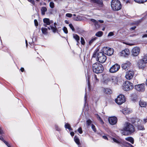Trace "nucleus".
I'll list each match as a JSON object with an SVG mask.
<instances>
[{
  "mask_svg": "<svg viewBox=\"0 0 147 147\" xmlns=\"http://www.w3.org/2000/svg\"><path fill=\"white\" fill-rule=\"evenodd\" d=\"M112 142L117 144L119 147H134L130 143L126 142L123 141L118 136H109Z\"/></svg>",
  "mask_w": 147,
  "mask_h": 147,
  "instance_id": "1",
  "label": "nucleus"
},
{
  "mask_svg": "<svg viewBox=\"0 0 147 147\" xmlns=\"http://www.w3.org/2000/svg\"><path fill=\"white\" fill-rule=\"evenodd\" d=\"M98 52V50L95 51L93 53L92 57H96V60L100 63H103L106 61L107 57L104 53Z\"/></svg>",
  "mask_w": 147,
  "mask_h": 147,
  "instance_id": "2",
  "label": "nucleus"
},
{
  "mask_svg": "<svg viewBox=\"0 0 147 147\" xmlns=\"http://www.w3.org/2000/svg\"><path fill=\"white\" fill-rule=\"evenodd\" d=\"M123 130L127 133L131 134L135 131V128L132 124L128 122H126L124 124L123 130H121V133L123 135H125L124 133L122 132Z\"/></svg>",
  "mask_w": 147,
  "mask_h": 147,
  "instance_id": "3",
  "label": "nucleus"
},
{
  "mask_svg": "<svg viewBox=\"0 0 147 147\" xmlns=\"http://www.w3.org/2000/svg\"><path fill=\"white\" fill-rule=\"evenodd\" d=\"M111 7L113 10L117 11L121 9L122 6L119 0H112L111 2Z\"/></svg>",
  "mask_w": 147,
  "mask_h": 147,
  "instance_id": "4",
  "label": "nucleus"
},
{
  "mask_svg": "<svg viewBox=\"0 0 147 147\" xmlns=\"http://www.w3.org/2000/svg\"><path fill=\"white\" fill-rule=\"evenodd\" d=\"M92 70L96 74L102 73L104 70L102 65L98 63H96L92 65Z\"/></svg>",
  "mask_w": 147,
  "mask_h": 147,
  "instance_id": "5",
  "label": "nucleus"
},
{
  "mask_svg": "<svg viewBox=\"0 0 147 147\" xmlns=\"http://www.w3.org/2000/svg\"><path fill=\"white\" fill-rule=\"evenodd\" d=\"M90 2L94 7L96 8V9H100L103 5L102 0H90Z\"/></svg>",
  "mask_w": 147,
  "mask_h": 147,
  "instance_id": "6",
  "label": "nucleus"
},
{
  "mask_svg": "<svg viewBox=\"0 0 147 147\" xmlns=\"http://www.w3.org/2000/svg\"><path fill=\"white\" fill-rule=\"evenodd\" d=\"M123 88L124 90L127 91L133 89L134 85L130 82L127 81L123 84Z\"/></svg>",
  "mask_w": 147,
  "mask_h": 147,
  "instance_id": "7",
  "label": "nucleus"
},
{
  "mask_svg": "<svg viewBox=\"0 0 147 147\" xmlns=\"http://www.w3.org/2000/svg\"><path fill=\"white\" fill-rule=\"evenodd\" d=\"M131 121L135 125L137 126L138 129L142 130H144V128L143 125H138L141 123L139 119L137 118L135 119L134 118L132 119Z\"/></svg>",
  "mask_w": 147,
  "mask_h": 147,
  "instance_id": "8",
  "label": "nucleus"
},
{
  "mask_svg": "<svg viewBox=\"0 0 147 147\" xmlns=\"http://www.w3.org/2000/svg\"><path fill=\"white\" fill-rule=\"evenodd\" d=\"M102 51L105 54L109 56L112 55L114 53V50L113 49L107 47H103Z\"/></svg>",
  "mask_w": 147,
  "mask_h": 147,
  "instance_id": "9",
  "label": "nucleus"
},
{
  "mask_svg": "<svg viewBox=\"0 0 147 147\" xmlns=\"http://www.w3.org/2000/svg\"><path fill=\"white\" fill-rule=\"evenodd\" d=\"M125 97L124 95L122 94L119 95L115 100L116 103L119 105H121L125 101Z\"/></svg>",
  "mask_w": 147,
  "mask_h": 147,
  "instance_id": "10",
  "label": "nucleus"
},
{
  "mask_svg": "<svg viewBox=\"0 0 147 147\" xmlns=\"http://www.w3.org/2000/svg\"><path fill=\"white\" fill-rule=\"evenodd\" d=\"M145 85L144 84H139L135 86V88L138 91L140 92H143L145 90Z\"/></svg>",
  "mask_w": 147,
  "mask_h": 147,
  "instance_id": "11",
  "label": "nucleus"
},
{
  "mask_svg": "<svg viewBox=\"0 0 147 147\" xmlns=\"http://www.w3.org/2000/svg\"><path fill=\"white\" fill-rule=\"evenodd\" d=\"M120 68V66L117 64H115L111 67L109 69L110 72L114 73L117 71Z\"/></svg>",
  "mask_w": 147,
  "mask_h": 147,
  "instance_id": "12",
  "label": "nucleus"
},
{
  "mask_svg": "<svg viewBox=\"0 0 147 147\" xmlns=\"http://www.w3.org/2000/svg\"><path fill=\"white\" fill-rule=\"evenodd\" d=\"M129 54V50L128 49H125L120 52L119 53L120 56L124 57H127Z\"/></svg>",
  "mask_w": 147,
  "mask_h": 147,
  "instance_id": "13",
  "label": "nucleus"
},
{
  "mask_svg": "<svg viewBox=\"0 0 147 147\" xmlns=\"http://www.w3.org/2000/svg\"><path fill=\"white\" fill-rule=\"evenodd\" d=\"M140 49L139 47H134L131 50L132 55L134 56H137L139 54Z\"/></svg>",
  "mask_w": 147,
  "mask_h": 147,
  "instance_id": "14",
  "label": "nucleus"
},
{
  "mask_svg": "<svg viewBox=\"0 0 147 147\" xmlns=\"http://www.w3.org/2000/svg\"><path fill=\"white\" fill-rule=\"evenodd\" d=\"M108 121L110 124L113 125L117 123V119L115 117H109L108 118Z\"/></svg>",
  "mask_w": 147,
  "mask_h": 147,
  "instance_id": "15",
  "label": "nucleus"
},
{
  "mask_svg": "<svg viewBox=\"0 0 147 147\" xmlns=\"http://www.w3.org/2000/svg\"><path fill=\"white\" fill-rule=\"evenodd\" d=\"M134 74V72L133 71H129L126 73L125 78L128 80H130L131 79Z\"/></svg>",
  "mask_w": 147,
  "mask_h": 147,
  "instance_id": "16",
  "label": "nucleus"
},
{
  "mask_svg": "<svg viewBox=\"0 0 147 147\" xmlns=\"http://www.w3.org/2000/svg\"><path fill=\"white\" fill-rule=\"evenodd\" d=\"M130 64V63L129 61H127L121 65V67L123 69L127 70L129 67Z\"/></svg>",
  "mask_w": 147,
  "mask_h": 147,
  "instance_id": "17",
  "label": "nucleus"
},
{
  "mask_svg": "<svg viewBox=\"0 0 147 147\" xmlns=\"http://www.w3.org/2000/svg\"><path fill=\"white\" fill-rule=\"evenodd\" d=\"M145 64L144 61L141 60H140L138 62V66L139 68L142 69L145 66Z\"/></svg>",
  "mask_w": 147,
  "mask_h": 147,
  "instance_id": "18",
  "label": "nucleus"
},
{
  "mask_svg": "<svg viewBox=\"0 0 147 147\" xmlns=\"http://www.w3.org/2000/svg\"><path fill=\"white\" fill-rule=\"evenodd\" d=\"M101 91L106 94H110L112 93L111 90L109 88H101Z\"/></svg>",
  "mask_w": 147,
  "mask_h": 147,
  "instance_id": "19",
  "label": "nucleus"
},
{
  "mask_svg": "<svg viewBox=\"0 0 147 147\" xmlns=\"http://www.w3.org/2000/svg\"><path fill=\"white\" fill-rule=\"evenodd\" d=\"M110 80L111 82L113 83L114 84H117V79L116 76H112L110 78Z\"/></svg>",
  "mask_w": 147,
  "mask_h": 147,
  "instance_id": "20",
  "label": "nucleus"
},
{
  "mask_svg": "<svg viewBox=\"0 0 147 147\" xmlns=\"http://www.w3.org/2000/svg\"><path fill=\"white\" fill-rule=\"evenodd\" d=\"M57 23L55 22L54 23V25L53 26H51L50 27L51 29L53 32L55 33L57 31V29L56 28V25Z\"/></svg>",
  "mask_w": 147,
  "mask_h": 147,
  "instance_id": "21",
  "label": "nucleus"
},
{
  "mask_svg": "<svg viewBox=\"0 0 147 147\" xmlns=\"http://www.w3.org/2000/svg\"><path fill=\"white\" fill-rule=\"evenodd\" d=\"M43 22L46 25H49L51 23H53V22L52 21H50L49 19L47 18H45L43 19Z\"/></svg>",
  "mask_w": 147,
  "mask_h": 147,
  "instance_id": "22",
  "label": "nucleus"
},
{
  "mask_svg": "<svg viewBox=\"0 0 147 147\" xmlns=\"http://www.w3.org/2000/svg\"><path fill=\"white\" fill-rule=\"evenodd\" d=\"M122 112L124 114L126 115L130 113L131 112V111L129 109L126 108L123 109Z\"/></svg>",
  "mask_w": 147,
  "mask_h": 147,
  "instance_id": "23",
  "label": "nucleus"
},
{
  "mask_svg": "<svg viewBox=\"0 0 147 147\" xmlns=\"http://www.w3.org/2000/svg\"><path fill=\"white\" fill-rule=\"evenodd\" d=\"M125 140L128 142H130L131 144L134 143V139L133 138L131 137H128L125 138Z\"/></svg>",
  "mask_w": 147,
  "mask_h": 147,
  "instance_id": "24",
  "label": "nucleus"
},
{
  "mask_svg": "<svg viewBox=\"0 0 147 147\" xmlns=\"http://www.w3.org/2000/svg\"><path fill=\"white\" fill-rule=\"evenodd\" d=\"M139 105L141 107H145L146 105V102L142 100H140L139 102Z\"/></svg>",
  "mask_w": 147,
  "mask_h": 147,
  "instance_id": "25",
  "label": "nucleus"
},
{
  "mask_svg": "<svg viewBox=\"0 0 147 147\" xmlns=\"http://www.w3.org/2000/svg\"><path fill=\"white\" fill-rule=\"evenodd\" d=\"M73 38L75 39L77 42V45H78V43H79V41L80 39L79 36L76 34H73Z\"/></svg>",
  "mask_w": 147,
  "mask_h": 147,
  "instance_id": "26",
  "label": "nucleus"
},
{
  "mask_svg": "<svg viewBox=\"0 0 147 147\" xmlns=\"http://www.w3.org/2000/svg\"><path fill=\"white\" fill-rule=\"evenodd\" d=\"M74 140L76 144L78 145V146L80 147V143L79 139L77 136H75L74 138Z\"/></svg>",
  "mask_w": 147,
  "mask_h": 147,
  "instance_id": "27",
  "label": "nucleus"
},
{
  "mask_svg": "<svg viewBox=\"0 0 147 147\" xmlns=\"http://www.w3.org/2000/svg\"><path fill=\"white\" fill-rule=\"evenodd\" d=\"M47 11V9L46 7H42L41 9V13L42 15H44L45 14V12Z\"/></svg>",
  "mask_w": 147,
  "mask_h": 147,
  "instance_id": "28",
  "label": "nucleus"
},
{
  "mask_svg": "<svg viewBox=\"0 0 147 147\" xmlns=\"http://www.w3.org/2000/svg\"><path fill=\"white\" fill-rule=\"evenodd\" d=\"M111 82V80L110 78H108L105 79L103 82V84L104 85H107Z\"/></svg>",
  "mask_w": 147,
  "mask_h": 147,
  "instance_id": "29",
  "label": "nucleus"
},
{
  "mask_svg": "<svg viewBox=\"0 0 147 147\" xmlns=\"http://www.w3.org/2000/svg\"><path fill=\"white\" fill-rule=\"evenodd\" d=\"M103 34V32L101 31H98L96 32L95 34V35L98 37H100Z\"/></svg>",
  "mask_w": 147,
  "mask_h": 147,
  "instance_id": "30",
  "label": "nucleus"
},
{
  "mask_svg": "<svg viewBox=\"0 0 147 147\" xmlns=\"http://www.w3.org/2000/svg\"><path fill=\"white\" fill-rule=\"evenodd\" d=\"M65 127L66 129H68L69 130H72V129L70 125L67 123H65Z\"/></svg>",
  "mask_w": 147,
  "mask_h": 147,
  "instance_id": "31",
  "label": "nucleus"
},
{
  "mask_svg": "<svg viewBox=\"0 0 147 147\" xmlns=\"http://www.w3.org/2000/svg\"><path fill=\"white\" fill-rule=\"evenodd\" d=\"M134 1L138 3H143L146 2L147 0H134Z\"/></svg>",
  "mask_w": 147,
  "mask_h": 147,
  "instance_id": "32",
  "label": "nucleus"
},
{
  "mask_svg": "<svg viewBox=\"0 0 147 147\" xmlns=\"http://www.w3.org/2000/svg\"><path fill=\"white\" fill-rule=\"evenodd\" d=\"M42 33L44 34H47V29L45 28H42L41 29Z\"/></svg>",
  "mask_w": 147,
  "mask_h": 147,
  "instance_id": "33",
  "label": "nucleus"
},
{
  "mask_svg": "<svg viewBox=\"0 0 147 147\" xmlns=\"http://www.w3.org/2000/svg\"><path fill=\"white\" fill-rule=\"evenodd\" d=\"M142 60L145 63H147V54L144 55L143 59Z\"/></svg>",
  "mask_w": 147,
  "mask_h": 147,
  "instance_id": "34",
  "label": "nucleus"
},
{
  "mask_svg": "<svg viewBox=\"0 0 147 147\" xmlns=\"http://www.w3.org/2000/svg\"><path fill=\"white\" fill-rule=\"evenodd\" d=\"M93 80L94 81L95 83L98 82L99 81V79L97 78L96 75H94L93 77Z\"/></svg>",
  "mask_w": 147,
  "mask_h": 147,
  "instance_id": "35",
  "label": "nucleus"
},
{
  "mask_svg": "<svg viewBox=\"0 0 147 147\" xmlns=\"http://www.w3.org/2000/svg\"><path fill=\"white\" fill-rule=\"evenodd\" d=\"M92 123V121L90 119H88L86 121V124L88 126H90Z\"/></svg>",
  "mask_w": 147,
  "mask_h": 147,
  "instance_id": "36",
  "label": "nucleus"
},
{
  "mask_svg": "<svg viewBox=\"0 0 147 147\" xmlns=\"http://www.w3.org/2000/svg\"><path fill=\"white\" fill-rule=\"evenodd\" d=\"M90 21L94 23L95 26H96V25L98 23V21L93 19H90Z\"/></svg>",
  "mask_w": 147,
  "mask_h": 147,
  "instance_id": "37",
  "label": "nucleus"
},
{
  "mask_svg": "<svg viewBox=\"0 0 147 147\" xmlns=\"http://www.w3.org/2000/svg\"><path fill=\"white\" fill-rule=\"evenodd\" d=\"M49 6L51 8H53L55 7V4L53 2H51L50 3Z\"/></svg>",
  "mask_w": 147,
  "mask_h": 147,
  "instance_id": "38",
  "label": "nucleus"
},
{
  "mask_svg": "<svg viewBox=\"0 0 147 147\" xmlns=\"http://www.w3.org/2000/svg\"><path fill=\"white\" fill-rule=\"evenodd\" d=\"M81 44L82 45H84L85 44V41L84 39L82 37L81 38Z\"/></svg>",
  "mask_w": 147,
  "mask_h": 147,
  "instance_id": "39",
  "label": "nucleus"
},
{
  "mask_svg": "<svg viewBox=\"0 0 147 147\" xmlns=\"http://www.w3.org/2000/svg\"><path fill=\"white\" fill-rule=\"evenodd\" d=\"M91 128H92V130H93V131L94 132H95L96 131V128L95 127L93 124H92L91 125Z\"/></svg>",
  "mask_w": 147,
  "mask_h": 147,
  "instance_id": "40",
  "label": "nucleus"
},
{
  "mask_svg": "<svg viewBox=\"0 0 147 147\" xmlns=\"http://www.w3.org/2000/svg\"><path fill=\"white\" fill-rule=\"evenodd\" d=\"M63 30L65 33V34H67L68 33L67 29L65 27H64L63 28Z\"/></svg>",
  "mask_w": 147,
  "mask_h": 147,
  "instance_id": "41",
  "label": "nucleus"
},
{
  "mask_svg": "<svg viewBox=\"0 0 147 147\" xmlns=\"http://www.w3.org/2000/svg\"><path fill=\"white\" fill-rule=\"evenodd\" d=\"M69 26L70 28L72 30V31H75V29L72 24H69Z\"/></svg>",
  "mask_w": 147,
  "mask_h": 147,
  "instance_id": "42",
  "label": "nucleus"
},
{
  "mask_svg": "<svg viewBox=\"0 0 147 147\" xmlns=\"http://www.w3.org/2000/svg\"><path fill=\"white\" fill-rule=\"evenodd\" d=\"M97 39L96 37H94L92 38L91 40L89 41V44H91L95 40Z\"/></svg>",
  "mask_w": 147,
  "mask_h": 147,
  "instance_id": "43",
  "label": "nucleus"
},
{
  "mask_svg": "<svg viewBox=\"0 0 147 147\" xmlns=\"http://www.w3.org/2000/svg\"><path fill=\"white\" fill-rule=\"evenodd\" d=\"M96 117H97V118L100 120L101 122L103 123V121L102 120V119L98 115V114H96Z\"/></svg>",
  "mask_w": 147,
  "mask_h": 147,
  "instance_id": "44",
  "label": "nucleus"
},
{
  "mask_svg": "<svg viewBox=\"0 0 147 147\" xmlns=\"http://www.w3.org/2000/svg\"><path fill=\"white\" fill-rule=\"evenodd\" d=\"M78 132L80 134H82V129L81 127H79L78 129Z\"/></svg>",
  "mask_w": 147,
  "mask_h": 147,
  "instance_id": "45",
  "label": "nucleus"
},
{
  "mask_svg": "<svg viewBox=\"0 0 147 147\" xmlns=\"http://www.w3.org/2000/svg\"><path fill=\"white\" fill-rule=\"evenodd\" d=\"M4 134L2 128L0 126V135H2Z\"/></svg>",
  "mask_w": 147,
  "mask_h": 147,
  "instance_id": "46",
  "label": "nucleus"
},
{
  "mask_svg": "<svg viewBox=\"0 0 147 147\" xmlns=\"http://www.w3.org/2000/svg\"><path fill=\"white\" fill-rule=\"evenodd\" d=\"M114 35V34L113 32H110L108 34V36H111Z\"/></svg>",
  "mask_w": 147,
  "mask_h": 147,
  "instance_id": "47",
  "label": "nucleus"
},
{
  "mask_svg": "<svg viewBox=\"0 0 147 147\" xmlns=\"http://www.w3.org/2000/svg\"><path fill=\"white\" fill-rule=\"evenodd\" d=\"M55 129L57 131H60V128L57 125H55Z\"/></svg>",
  "mask_w": 147,
  "mask_h": 147,
  "instance_id": "48",
  "label": "nucleus"
},
{
  "mask_svg": "<svg viewBox=\"0 0 147 147\" xmlns=\"http://www.w3.org/2000/svg\"><path fill=\"white\" fill-rule=\"evenodd\" d=\"M28 1L30 2L32 4L34 5L35 3L34 0H27Z\"/></svg>",
  "mask_w": 147,
  "mask_h": 147,
  "instance_id": "49",
  "label": "nucleus"
},
{
  "mask_svg": "<svg viewBox=\"0 0 147 147\" xmlns=\"http://www.w3.org/2000/svg\"><path fill=\"white\" fill-rule=\"evenodd\" d=\"M66 16L68 17H71L72 16V15L71 14L69 13H67L66 14Z\"/></svg>",
  "mask_w": 147,
  "mask_h": 147,
  "instance_id": "50",
  "label": "nucleus"
},
{
  "mask_svg": "<svg viewBox=\"0 0 147 147\" xmlns=\"http://www.w3.org/2000/svg\"><path fill=\"white\" fill-rule=\"evenodd\" d=\"M8 147H11L10 145L8 143L6 142V141H4V142Z\"/></svg>",
  "mask_w": 147,
  "mask_h": 147,
  "instance_id": "51",
  "label": "nucleus"
},
{
  "mask_svg": "<svg viewBox=\"0 0 147 147\" xmlns=\"http://www.w3.org/2000/svg\"><path fill=\"white\" fill-rule=\"evenodd\" d=\"M34 22L35 26H38V24L37 20H34Z\"/></svg>",
  "mask_w": 147,
  "mask_h": 147,
  "instance_id": "52",
  "label": "nucleus"
},
{
  "mask_svg": "<svg viewBox=\"0 0 147 147\" xmlns=\"http://www.w3.org/2000/svg\"><path fill=\"white\" fill-rule=\"evenodd\" d=\"M0 140H1V141H3V142H4V141H5L4 139H3V137L1 136H0Z\"/></svg>",
  "mask_w": 147,
  "mask_h": 147,
  "instance_id": "53",
  "label": "nucleus"
},
{
  "mask_svg": "<svg viewBox=\"0 0 147 147\" xmlns=\"http://www.w3.org/2000/svg\"><path fill=\"white\" fill-rule=\"evenodd\" d=\"M102 138L105 140H108L107 137L105 136H102Z\"/></svg>",
  "mask_w": 147,
  "mask_h": 147,
  "instance_id": "54",
  "label": "nucleus"
},
{
  "mask_svg": "<svg viewBox=\"0 0 147 147\" xmlns=\"http://www.w3.org/2000/svg\"><path fill=\"white\" fill-rule=\"evenodd\" d=\"M87 96L86 95V94H85V95L84 96V101H85V104L86 103V101L87 100Z\"/></svg>",
  "mask_w": 147,
  "mask_h": 147,
  "instance_id": "55",
  "label": "nucleus"
},
{
  "mask_svg": "<svg viewBox=\"0 0 147 147\" xmlns=\"http://www.w3.org/2000/svg\"><path fill=\"white\" fill-rule=\"evenodd\" d=\"M130 0H123V1H125L126 3H129L130 2Z\"/></svg>",
  "mask_w": 147,
  "mask_h": 147,
  "instance_id": "56",
  "label": "nucleus"
},
{
  "mask_svg": "<svg viewBox=\"0 0 147 147\" xmlns=\"http://www.w3.org/2000/svg\"><path fill=\"white\" fill-rule=\"evenodd\" d=\"M87 85H88V88L89 89H90V84L88 80V82H87Z\"/></svg>",
  "mask_w": 147,
  "mask_h": 147,
  "instance_id": "57",
  "label": "nucleus"
},
{
  "mask_svg": "<svg viewBox=\"0 0 147 147\" xmlns=\"http://www.w3.org/2000/svg\"><path fill=\"white\" fill-rule=\"evenodd\" d=\"M20 70L22 72H23L24 70V68L23 67H21Z\"/></svg>",
  "mask_w": 147,
  "mask_h": 147,
  "instance_id": "58",
  "label": "nucleus"
},
{
  "mask_svg": "<svg viewBox=\"0 0 147 147\" xmlns=\"http://www.w3.org/2000/svg\"><path fill=\"white\" fill-rule=\"evenodd\" d=\"M74 132H71L70 133V135H71V136H74Z\"/></svg>",
  "mask_w": 147,
  "mask_h": 147,
  "instance_id": "59",
  "label": "nucleus"
},
{
  "mask_svg": "<svg viewBox=\"0 0 147 147\" xmlns=\"http://www.w3.org/2000/svg\"><path fill=\"white\" fill-rule=\"evenodd\" d=\"M136 28V26H134L133 27H132L131 28V29H132V30H134Z\"/></svg>",
  "mask_w": 147,
  "mask_h": 147,
  "instance_id": "60",
  "label": "nucleus"
},
{
  "mask_svg": "<svg viewBox=\"0 0 147 147\" xmlns=\"http://www.w3.org/2000/svg\"><path fill=\"white\" fill-rule=\"evenodd\" d=\"M142 37L143 38L144 37H147V34H145Z\"/></svg>",
  "mask_w": 147,
  "mask_h": 147,
  "instance_id": "61",
  "label": "nucleus"
},
{
  "mask_svg": "<svg viewBox=\"0 0 147 147\" xmlns=\"http://www.w3.org/2000/svg\"><path fill=\"white\" fill-rule=\"evenodd\" d=\"M65 22L66 24H69V22L68 21H67V20H65Z\"/></svg>",
  "mask_w": 147,
  "mask_h": 147,
  "instance_id": "62",
  "label": "nucleus"
},
{
  "mask_svg": "<svg viewBox=\"0 0 147 147\" xmlns=\"http://www.w3.org/2000/svg\"><path fill=\"white\" fill-rule=\"evenodd\" d=\"M98 21L100 22V23H103L104 22V21L103 20H98Z\"/></svg>",
  "mask_w": 147,
  "mask_h": 147,
  "instance_id": "63",
  "label": "nucleus"
},
{
  "mask_svg": "<svg viewBox=\"0 0 147 147\" xmlns=\"http://www.w3.org/2000/svg\"><path fill=\"white\" fill-rule=\"evenodd\" d=\"M144 121L145 123H146L147 122V119H144Z\"/></svg>",
  "mask_w": 147,
  "mask_h": 147,
  "instance_id": "64",
  "label": "nucleus"
}]
</instances>
